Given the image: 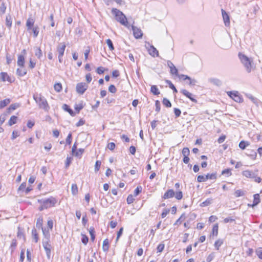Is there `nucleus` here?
Returning <instances> with one entry per match:
<instances>
[{"mask_svg": "<svg viewBox=\"0 0 262 262\" xmlns=\"http://www.w3.org/2000/svg\"><path fill=\"white\" fill-rule=\"evenodd\" d=\"M253 203L252 204H248V206L251 207H254L256 206L260 202V196L259 194L257 193L253 195Z\"/></svg>", "mask_w": 262, "mask_h": 262, "instance_id": "nucleus-15", "label": "nucleus"}, {"mask_svg": "<svg viewBox=\"0 0 262 262\" xmlns=\"http://www.w3.org/2000/svg\"><path fill=\"white\" fill-rule=\"evenodd\" d=\"M246 155L250 157L251 159L255 160L257 156L256 151L252 149H247Z\"/></svg>", "mask_w": 262, "mask_h": 262, "instance_id": "nucleus-18", "label": "nucleus"}, {"mask_svg": "<svg viewBox=\"0 0 262 262\" xmlns=\"http://www.w3.org/2000/svg\"><path fill=\"white\" fill-rule=\"evenodd\" d=\"M6 25L9 28H10L11 27V26H12V18H11V16L8 15V16H6Z\"/></svg>", "mask_w": 262, "mask_h": 262, "instance_id": "nucleus-39", "label": "nucleus"}, {"mask_svg": "<svg viewBox=\"0 0 262 262\" xmlns=\"http://www.w3.org/2000/svg\"><path fill=\"white\" fill-rule=\"evenodd\" d=\"M133 34L136 38H140L143 36V33L141 30L134 26H132Z\"/></svg>", "mask_w": 262, "mask_h": 262, "instance_id": "nucleus-10", "label": "nucleus"}, {"mask_svg": "<svg viewBox=\"0 0 262 262\" xmlns=\"http://www.w3.org/2000/svg\"><path fill=\"white\" fill-rule=\"evenodd\" d=\"M174 196L177 200H179L182 199L183 198V193L182 191H177L176 193H174Z\"/></svg>", "mask_w": 262, "mask_h": 262, "instance_id": "nucleus-49", "label": "nucleus"}, {"mask_svg": "<svg viewBox=\"0 0 262 262\" xmlns=\"http://www.w3.org/2000/svg\"><path fill=\"white\" fill-rule=\"evenodd\" d=\"M32 235L33 237V239L35 243H37L38 241V234L37 233V231L35 228H33L32 230Z\"/></svg>", "mask_w": 262, "mask_h": 262, "instance_id": "nucleus-27", "label": "nucleus"}, {"mask_svg": "<svg viewBox=\"0 0 262 262\" xmlns=\"http://www.w3.org/2000/svg\"><path fill=\"white\" fill-rule=\"evenodd\" d=\"M106 42L107 45H108L109 49L111 51H113L114 50V47L113 42L110 39H107L106 40Z\"/></svg>", "mask_w": 262, "mask_h": 262, "instance_id": "nucleus-50", "label": "nucleus"}, {"mask_svg": "<svg viewBox=\"0 0 262 262\" xmlns=\"http://www.w3.org/2000/svg\"><path fill=\"white\" fill-rule=\"evenodd\" d=\"M162 102L166 107H170L171 106V102L167 98H164Z\"/></svg>", "mask_w": 262, "mask_h": 262, "instance_id": "nucleus-48", "label": "nucleus"}, {"mask_svg": "<svg viewBox=\"0 0 262 262\" xmlns=\"http://www.w3.org/2000/svg\"><path fill=\"white\" fill-rule=\"evenodd\" d=\"M102 248L104 251H107L109 249V242L108 239H105L103 242Z\"/></svg>", "mask_w": 262, "mask_h": 262, "instance_id": "nucleus-29", "label": "nucleus"}, {"mask_svg": "<svg viewBox=\"0 0 262 262\" xmlns=\"http://www.w3.org/2000/svg\"><path fill=\"white\" fill-rule=\"evenodd\" d=\"M35 55L38 59H40L41 57L42 54L40 48H35Z\"/></svg>", "mask_w": 262, "mask_h": 262, "instance_id": "nucleus-36", "label": "nucleus"}, {"mask_svg": "<svg viewBox=\"0 0 262 262\" xmlns=\"http://www.w3.org/2000/svg\"><path fill=\"white\" fill-rule=\"evenodd\" d=\"M17 117L15 116H12L11 117L10 119L9 120V125L10 126H12L13 124H15L17 122Z\"/></svg>", "mask_w": 262, "mask_h": 262, "instance_id": "nucleus-34", "label": "nucleus"}, {"mask_svg": "<svg viewBox=\"0 0 262 262\" xmlns=\"http://www.w3.org/2000/svg\"><path fill=\"white\" fill-rule=\"evenodd\" d=\"M62 108L68 112L71 116H74L75 115L73 110L70 108L68 105L64 104L62 105Z\"/></svg>", "mask_w": 262, "mask_h": 262, "instance_id": "nucleus-28", "label": "nucleus"}, {"mask_svg": "<svg viewBox=\"0 0 262 262\" xmlns=\"http://www.w3.org/2000/svg\"><path fill=\"white\" fill-rule=\"evenodd\" d=\"M84 152V149L79 148L77 151H76L74 154L75 156L80 158Z\"/></svg>", "mask_w": 262, "mask_h": 262, "instance_id": "nucleus-45", "label": "nucleus"}, {"mask_svg": "<svg viewBox=\"0 0 262 262\" xmlns=\"http://www.w3.org/2000/svg\"><path fill=\"white\" fill-rule=\"evenodd\" d=\"M150 91L155 95L160 94V91L156 85H152L150 88Z\"/></svg>", "mask_w": 262, "mask_h": 262, "instance_id": "nucleus-30", "label": "nucleus"}, {"mask_svg": "<svg viewBox=\"0 0 262 262\" xmlns=\"http://www.w3.org/2000/svg\"><path fill=\"white\" fill-rule=\"evenodd\" d=\"M66 47V45L64 42H61L59 43L57 47V51L58 53V55H60V56H63Z\"/></svg>", "mask_w": 262, "mask_h": 262, "instance_id": "nucleus-12", "label": "nucleus"}, {"mask_svg": "<svg viewBox=\"0 0 262 262\" xmlns=\"http://www.w3.org/2000/svg\"><path fill=\"white\" fill-rule=\"evenodd\" d=\"M145 48L147 50L149 54L153 57H159V52L157 49L149 42H146L145 45Z\"/></svg>", "mask_w": 262, "mask_h": 262, "instance_id": "nucleus-5", "label": "nucleus"}, {"mask_svg": "<svg viewBox=\"0 0 262 262\" xmlns=\"http://www.w3.org/2000/svg\"><path fill=\"white\" fill-rule=\"evenodd\" d=\"M174 195V192L172 189L168 190L164 194L163 198L164 199H167L172 198Z\"/></svg>", "mask_w": 262, "mask_h": 262, "instance_id": "nucleus-16", "label": "nucleus"}, {"mask_svg": "<svg viewBox=\"0 0 262 262\" xmlns=\"http://www.w3.org/2000/svg\"><path fill=\"white\" fill-rule=\"evenodd\" d=\"M164 247H165V245H164V244H163V243L160 244L158 246L157 248V252H161L163 250Z\"/></svg>", "mask_w": 262, "mask_h": 262, "instance_id": "nucleus-61", "label": "nucleus"}, {"mask_svg": "<svg viewBox=\"0 0 262 262\" xmlns=\"http://www.w3.org/2000/svg\"><path fill=\"white\" fill-rule=\"evenodd\" d=\"M142 191V187L141 186H138L134 191L135 196H137Z\"/></svg>", "mask_w": 262, "mask_h": 262, "instance_id": "nucleus-60", "label": "nucleus"}, {"mask_svg": "<svg viewBox=\"0 0 262 262\" xmlns=\"http://www.w3.org/2000/svg\"><path fill=\"white\" fill-rule=\"evenodd\" d=\"M83 107V106L82 103L76 104L74 106V108L77 112H79Z\"/></svg>", "mask_w": 262, "mask_h": 262, "instance_id": "nucleus-55", "label": "nucleus"}, {"mask_svg": "<svg viewBox=\"0 0 262 262\" xmlns=\"http://www.w3.org/2000/svg\"><path fill=\"white\" fill-rule=\"evenodd\" d=\"M6 7L4 3H2L0 6V15H3L5 13Z\"/></svg>", "mask_w": 262, "mask_h": 262, "instance_id": "nucleus-52", "label": "nucleus"}, {"mask_svg": "<svg viewBox=\"0 0 262 262\" xmlns=\"http://www.w3.org/2000/svg\"><path fill=\"white\" fill-rule=\"evenodd\" d=\"M16 246H17L16 240L14 239L12 240V243L10 245V249H11V253L14 252V251L15 250V249L16 247Z\"/></svg>", "mask_w": 262, "mask_h": 262, "instance_id": "nucleus-40", "label": "nucleus"}, {"mask_svg": "<svg viewBox=\"0 0 262 262\" xmlns=\"http://www.w3.org/2000/svg\"><path fill=\"white\" fill-rule=\"evenodd\" d=\"M223 244V241L221 239L217 240L214 243V247L216 250H219L220 247Z\"/></svg>", "mask_w": 262, "mask_h": 262, "instance_id": "nucleus-41", "label": "nucleus"}, {"mask_svg": "<svg viewBox=\"0 0 262 262\" xmlns=\"http://www.w3.org/2000/svg\"><path fill=\"white\" fill-rule=\"evenodd\" d=\"M197 181L198 182H203L206 181V178H205V176H202V175H199L197 177Z\"/></svg>", "mask_w": 262, "mask_h": 262, "instance_id": "nucleus-62", "label": "nucleus"}, {"mask_svg": "<svg viewBox=\"0 0 262 262\" xmlns=\"http://www.w3.org/2000/svg\"><path fill=\"white\" fill-rule=\"evenodd\" d=\"M134 201V198L132 195L130 194L127 196L126 201L128 204H132V203H133Z\"/></svg>", "mask_w": 262, "mask_h": 262, "instance_id": "nucleus-63", "label": "nucleus"}, {"mask_svg": "<svg viewBox=\"0 0 262 262\" xmlns=\"http://www.w3.org/2000/svg\"><path fill=\"white\" fill-rule=\"evenodd\" d=\"M88 88V85L84 82L78 83L76 85V91L79 94H83Z\"/></svg>", "mask_w": 262, "mask_h": 262, "instance_id": "nucleus-8", "label": "nucleus"}, {"mask_svg": "<svg viewBox=\"0 0 262 262\" xmlns=\"http://www.w3.org/2000/svg\"><path fill=\"white\" fill-rule=\"evenodd\" d=\"M227 94L232 99L236 102H243V98L239 96V93L237 91H229L227 92Z\"/></svg>", "mask_w": 262, "mask_h": 262, "instance_id": "nucleus-6", "label": "nucleus"}, {"mask_svg": "<svg viewBox=\"0 0 262 262\" xmlns=\"http://www.w3.org/2000/svg\"><path fill=\"white\" fill-rule=\"evenodd\" d=\"M242 174L246 178H252L255 177L254 173L249 170L243 171Z\"/></svg>", "mask_w": 262, "mask_h": 262, "instance_id": "nucleus-21", "label": "nucleus"}, {"mask_svg": "<svg viewBox=\"0 0 262 262\" xmlns=\"http://www.w3.org/2000/svg\"><path fill=\"white\" fill-rule=\"evenodd\" d=\"M256 253L259 258L262 259V248L259 247L256 250Z\"/></svg>", "mask_w": 262, "mask_h": 262, "instance_id": "nucleus-51", "label": "nucleus"}, {"mask_svg": "<svg viewBox=\"0 0 262 262\" xmlns=\"http://www.w3.org/2000/svg\"><path fill=\"white\" fill-rule=\"evenodd\" d=\"M34 22L35 20L33 18L29 17L28 18L26 22V26L27 27L28 30H30L32 28H33Z\"/></svg>", "mask_w": 262, "mask_h": 262, "instance_id": "nucleus-19", "label": "nucleus"}, {"mask_svg": "<svg viewBox=\"0 0 262 262\" xmlns=\"http://www.w3.org/2000/svg\"><path fill=\"white\" fill-rule=\"evenodd\" d=\"M206 180H215L216 179V173H208L205 176Z\"/></svg>", "mask_w": 262, "mask_h": 262, "instance_id": "nucleus-35", "label": "nucleus"}, {"mask_svg": "<svg viewBox=\"0 0 262 262\" xmlns=\"http://www.w3.org/2000/svg\"><path fill=\"white\" fill-rule=\"evenodd\" d=\"M209 81L213 84V85H215L217 86H220L222 84V82L221 80L217 78H211L209 79Z\"/></svg>", "mask_w": 262, "mask_h": 262, "instance_id": "nucleus-17", "label": "nucleus"}, {"mask_svg": "<svg viewBox=\"0 0 262 262\" xmlns=\"http://www.w3.org/2000/svg\"><path fill=\"white\" fill-rule=\"evenodd\" d=\"M33 98L38 104L40 108L43 109L46 112L50 110V106L47 99L41 94L35 93L33 95Z\"/></svg>", "mask_w": 262, "mask_h": 262, "instance_id": "nucleus-1", "label": "nucleus"}, {"mask_svg": "<svg viewBox=\"0 0 262 262\" xmlns=\"http://www.w3.org/2000/svg\"><path fill=\"white\" fill-rule=\"evenodd\" d=\"M0 79L4 82L7 81L10 82H12L13 81L8 74L5 72H1L0 73Z\"/></svg>", "mask_w": 262, "mask_h": 262, "instance_id": "nucleus-14", "label": "nucleus"}, {"mask_svg": "<svg viewBox=\"0 0 262 262\" xmlns=\"http://www.w3.org/2000/svg\"><path fill=\"white\" fill-rule=\"evenodd\" d=\"M249 145V142L248 141H241L239 144V147L242 149H245L246 147Z\"/></svg>", "mask_w": 262, "mask_h": 262, "instance_id": "nucleus-31", "label": "nucleus"}, {"mask_svg": "<svg viewBox=\"0 0 262 262\" xmlns=\"http://www.w3.org/2000/svg\"><path fill=\"white\" fill-rule=\"evenodd\" d=\"M90 234L91 235V239L92 241L95 240V231L93 228H91L90 230Z\"/></svg>", "mask_w": 262, "mask_h": 262, "instance_id": "nucleus-56", "label": "nucleus"}, {"mask_svg": "<svg viewBox=\"0 0 262 262\" xmlns=\"http://www.w3.org/2000/svg\"><path fill=\"white\" fill-rule=\"evenodd\" d=\"M19 106V104L18 103H14L10 105V106L7 108V112L9 114L12 111L16 110L17 107Z\"/></svg>", "mask_w": 262, "mask_h": 262, "instance_id": "nucleus-25", "label": "nucleus"}, {"mask_svg": "<svg viewBox=\"0 0 262 262\" xmlns=\"http://www.w3.org/2000/svg\"><path fill=\"white\" fill-rule=\"evenodd\" d=\"M180 93L186 96L187 98H189L193 102L195 103H197V100L195 98V96L186 90L182 89L180 91Z\"/></svg>", "mask_w": 262, "mask_h": 262, "instance_id": "nucleus-9", "label": "nucleus"}, {"mask_svg": "<svg viewBox=\"0 0 262 262\" xmlns=\"http://www.w3.org/2000/svg\"><path fill=\"white\" fill-rule=\"evenodd\" d=\"M239 58L244 65L246 71L248 73H250L252 71V60L248 58L247 56L244 54H243L241 53L238 54Z\"/></svg>", "mask_w": 262, "mask_h": 262, "instance_id": "nucleus-3", "label": "nucleus"}, {"mask_svg": "<svg viewBox=\"0 0 262 262\" xmlns=\"http://www.w3.org/2000/svg\"><path fill=\"white\" fill-rule=\"evenodd\" d=\"M101 165V162L100 161L98 160L96 162L95 165V172H97L99 170Z\"/></svg>", "mask_w": 262, "mask_h": 262, "instance_id": "nucleus-53", "label": "nucleus"}, {"mask_svg": "<svg viewBox=\"0 0 262 262\" xmlns=\"http://www.w3.org/2000/svg\"><path fill=\"white\" fill-rule=\"evenodd\" d=\"M32 30L33 33V36L34 37H36L39 33V28L38 26H35L31 29Z\"/></svg>", "mask_w": 262, "mask_h": 262, "instance_id": "nucleus-42", "label": "nucleus"}, {"mask_svg": "<svg viewBox=\"0 0 262 262\" xmlns=\"http://www.w3.org/2000/svg\"><path fill=\"white\" fill-rule=\"evenodd\" d=\"M43 238L42 239V246L50 245V233L48 229H43Z\"/></svg>", "mask_w": 262, "mask_h": 262, "instance_id": "nucleus-7", "label": "nucleus"}, {"mask_svg": "<svg viewBox=\"0 0 262 262\" xmlns=\"http://www.w3.org/2000/svg\"><path fill=\"white\" fill-rule=\"evenodd\" d=\"M166 82L167 84L169 85V88L173 91L174 93H177L178 92L174 85L172 83V82L170 80H166Z\"/></svg>", "mask_w": 262, "mask_h": 262, "instance_id": "nucleus-44", "label": "nucleus"}, {"mask_svg": "<svg viewBox=\"0 0 262 262\" xmlns=\"http://www.w3.org/2000/svg\"><path fill=\"white\" fill-rule=\"evenodd\" d=\"M23 68V67H21V68H18L17 69V74L20 76H24L27 73L26 70Z\"/></svg>", "mask_w": 262, "mask_h": 262, "instance_id": "nucleus-33", "label": "nucleus"}, {"mask_svg": "<svg viewBox=\"0 0 262 262\" xmlns=\"http://www.w3.org/2000/svg\"><path fill=\"white\" fill-rule=\"evenodd\" d=\"M43 247L46 251L48 258L50 259L51 257V245L50 244L48 245L43 246Z\"/></svg>", "mask_w": 262, "mask_h": 262, "instance_id": "nucleus-23", "label": "nucleus"}, {"mask_svg": "<svg viewBox=\"0 0 262 262\" xmlns=\"http://www.w3.org/2000/svg\"><path fill=\"white\" fill-rule=\"evenodd\" d=\"M40 203H43L44 207L47 208L54 207L57 203V200L54 197H50L47 199L38 200Z\"/></svg>", "mask_w": 262, "mask_h": 262, "instance_id": "nucleus-4", "label": "nucleus"}, {"mask_svg": "<svg viewBox=\"0 0 262 262\" xmlns=\"http://www.w3.org/2000/svg\"><path fill=\"white\" fill-rule=\"evenodd\" d=\"M10 102L9 99H6L3 101H0V108H3L7 106Z\"/></svg>", "mask_w": 262, "mask_h": 262, "instance_id": "nucleus-32", "label": "nucleus"}, {"mask_svg": "<svg viewBox=\"0 0 262 262\" xmlns=\"http://www.w3.org/2000/svg\"><path fill=\"white\" fill-rule=\"evenodd\" d=\"M212 202V199H211V198L207 199L206 200H205V201H204L203 202H202L201 204V206H202V207L207 206L209 205H210V204H211Z\"/></svg>", "mask_w": 262, "mask_h": 262, "instance_id": "nucleus-38", "label": "nucleus"}, {"mask_svg": "<svg viewBox=\"0 0 262 262\" xmlns=\"http://www.w3.org/2000/svg\"><path fill=\"white\" fill-rule=\"evenodd\" d=\"M189 152V149L187 147H185L182 150V154L184 157L188 156Z\"/></svg>", "mask_w": 262, "mask_h": 262, "instance_id": "nucleus-58", "label": "nucleus"}, {"mask_svg": "<svg viewBox=\"0 0 262 262\" xmlns=\"http://www.w3.org/2000/svg\"><path fill=\"white\" fill-rule=\"evenodd\" d=\"M112 13L115 15V19L117 21L126 27H129L125 15L121 11L116 8H113Z\"/></svg>", "mask_w": 262, "mask_h": 262, "instance_id": "nucleus-2", "label": "nucleus"}, {"mask_svg": "<svg viewBox=\"0 0 262 262\" xmlns=\"http://www.w3.org/2000/svg\"><path fill=\"white\" fill-rule=\"evenodd\" d=\"M215 257V253L214 252H212L210 253L206 258L207 262H210Z\"/></svg>", "mask_w": 262, "mask_h": 262, "instance_id": "nucleus-57", "label": "nucleus"}, {"mask_svg": "<svg viewBox=\"0 0 262 262\" xmlns=\"http://www.w3.org/2000/svg\"><path fill=\"white\" fill-rule=\"evenodd\" d=\"M222 16H223V18L224 20L225 25L227 27L229 26L230 19H229V16L228 14L223 9H222Z\"/></svg>", "mask_w": 262, "mask_h": 262, "instance_id": "nucleus-13", "label": "nucleus"}, {"mask_svg": "<svg viewBox=\"0 0 262 262\" xmlns=\"http://www.w3.org/2000/svg\"><path fill=\"white\" fill-rule=\"evenodd\" d=\"M155 106H156V111L157 112H159L161 109V104L159 100H156L155 102Z\"/></svg>", "mask_w": 262, "mask_h": 262, "instance_id": "nucleus-59", "label": "nucleus"}, {"mask_svg": "<svg viewBox=\"0 0 262 262\" xmlns=\"http://www.w3.org/2000/svg\"><path fill=\"white\" fill-rule=\"evenodd\" d=\"M42 223H43L42 218L39 217L37 219L36 224V227L38 228V229H40V228L41 229L42 231L43 232V229H46L42 227Z\"/></svg>", "mask_w": 262, "mask_h": 262, "instance_id": "nucleus-24", "label": "nucleus"}, {"mask_svg": "<svg viewBox=\"0 0 262 262\" xmlns=\"http://www.w3.org/2000/svg\"><path fill=\"white\" fill-rule=\"evenodd\" d=\"M198 81L195 79H192L190 77H189V79H188L186 83H188L189 85H195L197 83Z\"/></svg>", "mask_w": 262, "mask_h": 262, "instance_id": "nucleus-37", "label": "nucleus"}, {"mask_svg": "<svg viewBox=\"0 0 262 262\" xmlns=\"http://www.w3.org/2000/svg\"><path fill=\"white\" fill-rule=\"evenodd\" d=\"M248 98L253 103H254L256 106H258L260 101L258 99H257L256 98L253 97L251 95H248Z\"/></svg>", "mask_w": 262, "mask_h": 262, "instance_id": "nucleus-26", "label": "nucleus"}, {"mask_svg": "<svg viewBox=\"0 0 262 262\" xmlns=\"http://www.w3.org/2000/svg\"><path fill=\"white\" fill-rule=\"evenodd\" d=\"M177 76H178L180 79L183 81H187L188 79H189V76L184 74H178Z\"/></svg>", "mask_w": 262, "mask_h": 262, "instance_id": "nucleus-54", "label": "nucleus"}, {"mask_svg": "<svg viewBox=\"0 0 262 262\" xmlns=\"http://www.w3.org/2000/svg\"><path fill=\"white\" fill-rule=\"evenodd\" d=\"M108 91L112 93H115L117 91V89L114 85L111 84L108 87Z\"/></svg>", "mask_w": 262, "mask_h": 262, "instance_id": "nucleus-64", "label": "nucleus"}, {"mask_svg": "<svg viewBox=\"0 0 262 262\" xmlns=\"http://www.w3.org/2000/svg\"><path fill=\"white\" fill-rule=\"evenodd\" d=\"M25 63V58L23 55H19L18 56L17 65L23 67Z\"/></svg>", "mask_w": 262, "mask_h": 262, "instance_id": "nucleus-22", "label": "nucleus"}, {"mask_svg": "<svg viewBox=\"0 0 262 262\" xmlns=\"http://www.w3.org/2000/svg\"><path fill=\"white\" fill-rule=\"evenodd\" d=\"M103 1L107 6L112 5L113 2H115L118 5L120 6L123 4V2L122 0H103Z\"/></svg>", "mask_w": 262, "mask_h": 262, "instance_id": "nucleus-20", "label": "nucleus"}, {"mask_svg": "<svg viewBox=\"0 0 262 262\" xmlns=\"http://www.w3.org/2000/svg\"><path fill=\"white\" fill-rule=\"evenodd\" d=\"M71 190L73 195H76L78 193V187L76 184H73L72 185Z\"/></svg>", "mask_w": 262, "mask_h": 262, "instance_id": "nucleus-43", "label": "nucleus"}, {"mask_svg": "<svg viewBox=\"0 0 262 262\" xmlns=\"http://www.w3.org/2000/svg\"><path fill=\"white\" fill-rule=\"evenodd\" d=\"M167 66L169 68L170 72L172 75H174L176 76L178 75L179 73L178 69L170 61H167Z\"/></svg>", "mask_w": 262, "mask_h": 262, "instance_id": "nucleus-11", "label": "nucleus"}, {"mask_svg": "<svg viewBox=\"0 0 262 262\" xmlns=\"http://www.w3.org/2000/svg\"><path fill=\"white\" fill-rule=\"evenodd\" d=\"M218 229H219V226L217 224H215L212 228V234L214 235L215 236L217 235L218 234Z\"/></svg>", "mask_w": 262, "mask_h": 262, "instance_id": "nucleus-47", "label": "nucleus"}, {"mask_svg": "<svg viewBox=\"0 0 262 262\" xmlns=\"http://www.w3.org/2000/svg\"><path fill=\"white\" fill-rule=\"evenodd\" d=\"M55 90L57 92H60L62 90V85L60 83H56L54 86Z\"/></svg>", "mask_w": 262, "mask_h": 262, "instance_id": "nucleus-46", "label": "nucleus"}]
</instances>
